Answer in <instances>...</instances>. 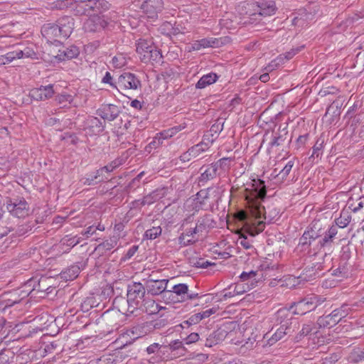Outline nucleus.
I'll return each mask as SVG.
<instances>
[{
    "mask_svg": "<svg viewBox=\"0 0 364 364\" xmlns=\"http://www.w3.org/2000/svg\"><path fill=\"white\" fill-rule=\"evenodd\" d=\"M22 58H23V53L21 50L9 52L0 57V65H5L12 62L15 59H21Z\"/></svg>",
    "mask_w": 364,
    "mask_h": 364,
    "instance_id": "nucleus-30",
    "label": "nucleus"
},
{
    "mask_svg": "<svg viewBox=\"0 0 364 364\" xmlns=\"http://www.w3.org/2000/svg\"><path fill=\"white\" fill-rule=\"evenodd\" d=\"M57 25L63 38H68L74 28V19L70 16H63L57 21Z\"/></svg>",
    "mask_w": 364,
    "mask_h": 364,
    "instance_id": "nucleus-22",
    "label": "nucleus"
},
{
    "mask_svg": "<svg viewBox=\"0 0 364 364\" xmlns=\"http://www.w3.org/2000/svg\"><path fill=\"white\" fill-rule=\"evenodd\" d=\"M200 322L199 317L198 316L197 314H195L190 316L187 320L183 321L181 323V326L184 328H187L192 325H196Z\"/></svg>",
    "mask_w": 364,
    "mask_h": 364,
    "instance_id": "nucleus-48",
    "label": "nucleus"
},
{
    "mask_svg": "<svg viewBox=\"0 0 364 364\" xmlns=\"http://www.w3.org/2000/svg\"><path fill=\"white\" fill-rule=\"evenodd\" d=\"M55 101L60 108L77 107L78 106L75 101V95L65 92L56 95Z\"/></svg>",
    "mask_w": 364,
    "mask_h": 364,
    "instance_id": "nucleus-21",
    "label": "nucleus"
},
{
    "mask_svg": "<svg viewBox=\"0 0 364 364\" xmlns=\"http://www.w3.org/2000/svg\"><path fill=\"white\" fill-rule=\"evenodd\" d=\"M312 326H313L312 323L304 324L301 330L300 331V334L301 336H307L309 333H311L314 329Z\"/></svg>",
    "mask_w": 364,
    "mask_h": 364,
    "instance_id": "nucleus-57",
    "label": "nucleus"
},
{
    "mask_svg": "<svg viewBox=\"0 0 364 364\" xmlns=\"http://www.w3.org/2000/svg\"><path fill=\"white\" fill-rule=\"evenodd\" d=\"M113 361L105 356H102L97 360V364H112Z\"/></svg>",
    "mask_w": 364,
    "mask_h": 364,
    "instance_id": "nucleus-63",
    "label": "nucleus"
},
{
    "mask_svg": "<svg viewBox=\"0 0 364 364\" xmlns=\"http://www.w3.org/2000/svg\"><path fill=\"white\" fill-rule=\"evenodd\" d=\"M218 79V76L213 73L203 75L196 85L197 89H203L207 86L213 84Z\"/></svg>",
    "mask_w": 364,
    "mask_h": 364,
    "instance_id": "nucleus-29",
    "label": "nucleus"
},
{
    "mask_svg": "<svg viewBox=\"0 0 364 364\" xmlns=\"http://www.w3.org/2000/svg\"><path fill=\"white\" fill-rule=\"evenodd\" d=\"M293 166L294 162L292 161H288L285 166L279 173L278 176H279L282 179L285 178L289 174Z\"/></svg>",
    "mask_w": 364,
    "mask_h": 364,
    "instance_id": "nucleus-50",
    "label": "nucleus"
},
{
    "mask_svg": "<svg viewBox=\"0 0 364 364\" xmlns=\"http://www.w3.org/2000/svg\"><path fill=\"white\" fill-rule=\"evenodd\" d=\"M166 347L161 346L158 343H154L149 346L146 349V352L149 356L147 358L148 361L152 364L160 363L162 360L167 358L166 355V353H167V350H166Z\"/></svg>",
    "mask_w": 364,
    "mask_h": 364,
    "instance_id": "nucleus-12",
    "label": "nucleus"
},
{
    "mask_svg": "<svg viewBox=\"0 0 364 364\" xmlns=\"http://www.w3.org/2000/svg\"><path fill=\"white\" fill-rule=\"evenodd\" d=\"M181 130V126H176V127H172L171 129H168L167 130H164V131L161 132L159 134L162 139H166L172 137L173 136L176 134V133H178Z\"/></svg>",
    "mask_w": 364,
    "mask_h": 364,
    "instance_id": "nucleus-45",
    "label": "nucleus"
},
{
    "mask_svg": "<svg viewBox=\"0 0 364 364\" xmlns=\"http://www.w3.org/2000/svg\"><path fill=\"white\" fill-rule=\"evenodd\" d=\"M50 278L41 277L38 279L37 278H32L28 280L22 287V297H26L30 294L34 295V292L50 293L51 292L50 284Z\"/></svg>",
    "mask_w": 364,
    "mask_h": 364,
    "instance_id": "nucleus-6",
    "label": "nucleus"
},
{
    "mask_svg": "<svg viewBox=\"0 0 364 364\" xmlns=\"http://www.w3.org/2000/svg\"><path fill=\"white\" fill-rule=\"evenodd\" d=\"M54 95L53 86L48 85L33 88L29 92V96L37 101H42L50 99Z\"/></svg>",
    "mask_w": 364,
    "mask_h": 364,
    "instance_id": "nucleus-16",
    "label": "nucleus"
},
{
    "mask_svg": "<svg viewBox=\"0 0 364 364\" xmlns=\"http://www.w3.org/2000/svg\"><path fill=\"white\" fill-rule=\"evenodd\" d=\"M250 289L248 283H237L230 285L228 289L225 290L223 294L224 299L231 298L235 296L241 295Z\"/></svg>",
    "mask_w": 364,
    "mask_h": 364,
    "instance_id": "nucleus-25",
    "label": "nucleus"
},
{
    "mask_svg": "<svg viewBox=\"0 0 364 364\" xmlns=\"http://www.w3.org/2000/svg\"><path fill=\"white\" fill-rule=\"evenodd\" d=\"M337 226L331 225L328 230L325 232V235L322 239H321L318 242V244L321 247H324L327 246H331L333 238L337 235Z\"/></svg>",
    "mask_w": 364,
    "mask_h": 364,
    "instance_id": "nucleus-28",
    "label": "nucleus"
},
{
    "mask_svg": "<svg viewBox=\"0 0 364 364\" xmlns=\"http://www.w3.org/2000/svg\"><path fill=\"white\" fill-rule=\"evenodd\" d=\"M218 175V169L213 164L207 166L205 169L201 172L200 181L206 182L216 177Z\"/></svg>",
    "mask_w": 364,
    "mask_h": 364,
    "instance_id": "nucleus-31",
    "label": "nucleus"
},
{
    "mask_svg": "<svg viewBox=\"0 0 364 364\" xmlns=\"http://www.w3.org/2000/svg\"><path fill=\"white\" fill-rule=\"evenodd\" d=\"M201 146L202 145L196 144L189 149L190 153L192 154V157H197L200 154L203 152V149H202Z\"/></svg>",
    "mask_w": 364,
    "mask_h": 364,
    "instance_id": "nucleus-55",
    "label": "nucleus"
},
{
    "mask_svg": "<svg viewBox=\"0 0 364 364\" xmlns=\"http://www.w3.org/2000/svg\"><path fill=\"white\" fill-rule=\"evenodd\" d=\"M215 222L210 215L199 218L196 223V231L202 233L208 229L214 228Z\"/></svg>",
    "mask_w": 364,
    "mask_h": 364,
    "instance_id": "nucleus-27",
    "label": "nucleus"
},
{
    "mask_svg": "<svg viewBox=\"0 0 364 364\" xmlns=\"http://www.w3.org/2000/svg\"><path fill=\"white\" fill-rule=\"evenodd\" d=\"M267 194L264 182L260 179H253L247 183L245 188L244 197L246 210H240L237 213L239 220L245 223L249 228V232L255 236L262 232L266 223H271L279 215V212L276 209L266 211L262 205V201Z\"/></svg>",
    "mask_w": 364,
    "mask_h": 364,
    "instance_id": "nucleus-1",
    "label": "nucleus"
},
{
    "mask_svg": "<svg viewBox=\"0 0 364 364\" xmlns=\"http://www.w3.org/2000/svg\"><path fill=\"white\" fill-rule=\"evenodd\" d=\"M351 216L348 212H342L339 218L335 220V225L337 229L346 228L350 222Z\"/></svg>",
    "mask_w": 364,
    "mask_h": 364,
    "instance_id": "nucleus-37",
    "label": "nucleus"
},
{
    "mask_svg": "<svg viewBox=\"0 0 364 364\" xmlns=\"http://www.w3.org/2000/svg\"><path fill=\"white\" fill-rule=\"evenodd\" d=\"M287 330V323H284L281 325L274 333L271 334L270 331L264 333L263 340L267 342V345L272 346L281 340L287 333L286 331Z\"/></svg>",
    "mask_w": 364,
    "mask_h": 364,
    "instance_id": "nucleus-24",
    "label": "nucleus"
},
{
    "mask_svg": "<svg viewBox=\"0 0 364 364\" xmlns=\"http://www.w3.org/2000/svg\"><path fill=\"white\" fill-rule=\"evenodd\" d=\"M191 157L192 154L190 153V150L188 149V151L183 153L180 158L183 161H189L191 159Z\"/></svg>",
    "mask_w": 364,
    "mask_h": 364,
    "instance_id": "nucleus-64",
    "label": "nucleus"
},
{
    "mask_svg": "<svg viewBox=\"0 0 364 364\" xmlns=\"http://www.w3.org/2000/svg\"><path fill=\"white\" fill-rule=\"evenodd\" d=\"M137 250H138V246H136V245H133L132 247H131L128 250V251L125 255V258L130 259L136 252Z\"/></svg>",
    "mask_w": 364,
    "mask_h": 364,
    "instance_id": "nucleus-58",
    "label": "nucleus"
},
{
    "mask_svg": "<svg viewBox=\"0 0 364 364\" xmlns=\"http://www.w3.org/2000/svg\"><path fill=\"white\" fill-rule=\"evenodd\" d=\"M80 242V238L77 236L68 237V236L63 237L60 241L61 246H65L67 248L64 250V252H68L71 247L77 245Z\"/></svg>",
    "mask_w": 364,
    "mask_h": 364,
    "instance_id": "nucleus-40",
    "label": "nucleus"
},
{
    "mask_svg": "<svg viewBox=\"0 0 364 364\" xmlns=\"http://www.w3.org/2000/svg\"><path fill=\"white\" fill-rule=\"evenodd\" d=\"M230 161L231 159L230 158H222L213 164L215 165L218 170L220 168L225 171L230 168Z\"/></svg>",
    "mask_w": 364,
    "mask_h": 364,
    "instance_id": "nucleus-49",
    "label": "nucleus"
},
{
    "mask_svg": "<svg viewBox=\"0 0 364 364\" xmlns=\"http://www.w3.org/2000/svg\"><path fill=\"white\" fill-rule=\"evenodd\" d=\"M199 335L197 333H191L185 339L186 344H191L198 341Z\"/></svg>",
    "mask_w": 364,
    "mask_h": 364,
    "instance_id": "nucleus-56",
    "label": "nucleus"
},
{
    "mask_svg": "<svg viewBox=\"0 0 364 364\" xmlns=\"http://www.w3.org/2000/svg\"><path fill=\"white\" fill-rule=\"evenodd\" d=\"M120 164L121 163L119 160L112 161L108 165L103 166L97 170L93 174L90 175L88 178H85L84 183L91 185L95 180L99 179V181H103L105 179L103 177L104 172L110 173L119 166ZM105 179H107V178H105Z\"/></svg>",
    "mask_w": 364,
    "mask_h": 364,
    "instance_id": "nucleus-14",
    "label": "nucleus"
},
{
    "mask_svg": "<svg viewBox=\"0 0 364 364\" xmlns=\"http://www.w3.org/2000/svg\"><path fill=\"white\" fill-rule=\"evenodd\" d=\"M97 302L93 296H87L81 304V309L87 312L90 309L97 306Z\"/></svg>",
    "mask_w": 364,
    "mask_h": 364,
    "instance_id": "nucleus-42",
    "label": "nucleus"
},
{
    "mask_svg": "<svg viewBox=\"0 0 364 364\" xmlns=\"http://www.w3.org/2000/svg\"><path fill=\"white\" fill-rule=\"evenodd\" d=\"M119 108L114 105H102L97 111V114L105 120L113 121L119 115Z\"/></svg>",
    "mask_w": 364,
    "mask_h": 364,
    "instance_id": "nucleus-17",
    "label": "nucleus"
},
{
    "mask_svg": "<svg viewBox=\"0 0 364 364\" xmlns=\"http://www.w3.org/2000/svg\"><path fill=\"white\" fill-rule=\"evenodd\" d=\"M164 347L167 348L166 349V350H167V352L168 350H170L171 352H174V351L178 350L180 355H183L186 352V349L183 347V342L180 341L179 340L173 341L171 342L168 346H164Z\"/></svg>",
    "mask_w": 364,
    "mask_h": 364,
    "instance_id": "nucleus-39",
    "label": "nucleus"
},
{
    "mask_svg": "<svg viewBox=\"0 0 364 364\" xmlns=\"http://www.w3.org/2000/svg\"><path fill=\"white\" fill-rule=\"evenodd\" d=\"M188 286L186 284H175L171 289L164 292V298L169 299L173 302L184 301L187 298Z\"/></svg>",
    "mask_w": 364,
    "mask_h": 364,
    "instance_id": "nucleus-13",
    "label": "nucleus"
},
{
    "mask_svg": "<svg viewBox=\"0 0 364 364\" xmlns=\"http://www.w3.org/2000/svg\"><path fill=\"white\" fill-rule=\"evenodd\" d=\"M41 34L48 42L55 41L58 38L62 37L57 23H46L41 28Z\"/></svg>",
    "mask_w": 364,
    "mask_h": 364,
    "instance_id": "nucleus-19",
    "label": "nucleus"
},
{
    "mask_svg": "<svg viewBox=\"0 0 364 364\" xmlns=\"http://www.w3.org/2000/svg\"><path fill=\"white\" fill-rule=\"evenodd\" d=\"M257 274V272L256 271H253V270H251L250 272H243L240 277L241 279V281L243 282H246V281H248L250 282V284H249L250 286H253L255 282H256V276Z\"/></svg>",
    "mask_w": 364,
    "mask_h": 364,
    "instance_id": "nucleus-41",
    "label": "nucleus"
},
{
    "mask_svg": "<svg viewBox=\"0 0 364 364\" xmlns=\"http://www.w3.org/2000/svg\"><path fill=\"white\" fill-rule=\"evenodd\" d=\"M167 189L165 188H157L145 196L141 201V205H151L166 196Z\"/></svg>",
    "mask_w": 364,
    "mask_h": 364,
    "instance_id": "nucleus-26",
    "label": "nucleus"
},
{
    "mask_svg": "<svg viewBox=\"0 0 364 364\" xmlns=\"http://www.w3.org/2000/svg\"><path fill=\"white\" fill-rule=\"evenodd\" d=\"M323 144H324L323 139H318L316 141V144L313 146V153H312L310 159L314 158V156L318 157L321 154V150L323 149Z\"/></svg>",
    "mask_w": 364,
    "mask_h": 364,
    "instance_id": "nucleus-47",
    "label": "nucleus"
},
{
    "mask_svg": "<svg viewBox=\"0 0 364 364\" xmlns=\"http://www.w3.org/2000/svg\"><path fill=\"white\" fill-rule=\"evenodd\" d=\"M309 234L308 232H304L303 235L299 240V244L304 246V245H310L311 244V242L313 241L311 238L309 237Z\"/></svg>",
    "mask_w": 364,
    "mask_h": 364,
    "instance_id": "nucleus-54",
    "label": "nucleus"
},
{
    "mask_svg": "<svg viewBox=\"0 0 364 364\" xmlns=\"http://www.w3.org/2000/svg\"><path fill=\"white\" fill-rule=\"evenodd\" d=\"M168 280V279H149L146 284V289L149 293L153 295H158L163 294L164 297V292L167 287Z\"/></svg>",
    "mask_w": 364,
    "mask_h": 364,
    "instance_id": "nucleus-20",
    "label": "nucleus"
},
{
    "mask_svg": "<svg viewBox=\"0 0 364 364\" xmlns=\"http://www.w3.org/2000/svg\"><path fill=\"white\" fill-rule=\"evenodd\" d=\"M289 311L286 309H279L276 314H274V319L276 322L280 323L281 325L284 323H287L289 325Z\"/></svg>",
    "mask_w": 364,
    "mask_h": 364,
    "instance_id": "nucleus-38",
    "label": "nucleus"
},
{
    "mask_svg": "<svg viewBox=\"0 0 364 364\" xmlns=\"http://www.w3.org/2000/svg\"><path fill=\"white\" fill-rule=\"evenodd\" d=\"M161 234V228L160 226L153 227L145 232V237L147 239L154 240Z\"/></svg>",
    "mask_w": 364,
    "mask_h": 364,
    "instance_id": "nucleus-46",
    "label": "nucleus"
},
{
    "mask_svg": "<svg viewBox=\"0 0 364 364\" xmlns=\"http://www.w3.org/2000/svg\"><path fill=\"white\" fill-rule=\"evenodd\" d=\"M354 305L343 304L340 308L333 310L331 314L320 316L317 324L321 328H331L336 325L342 318L346 317L353 310Z\"/></svg>",
    "mask_w": 364,
    "mask_h": 364,
    "instance_id": "nucleus-4",
    "label": "nucleus"
},
{
    "mask_svg": "<svg viewBox=\"0 0 364 364\" xmlns=\"http://www.w3.org/2000/svg\"><path fill=\"white\" fill-rule=\"evenodd\" d=\"M163 6L162 0H149L141 5V9L147 18H154L158 16V14L162 10Z\"/></svg>",
    "mask_w": 364,
    "mask_h": 364,
    "instance_id": "nucleus-15",
    "label": "nucleus"
},
{
    "mask_svg": "<svg viewBox=\"0 0 364 364\" xmlns=\"http://www.w3.org/2000/svg\"><path fill=\"white\" fill-rule=\"evenodd\" d=\"M104 4V1L101 0L82 1L77 4L76 11L78 14H84L88 16L94 13L101 14L100 9Z\"/></svg>",
    "mask_w": 364,
    "mask_h": 364,
    "instance_id": "nucleus-11",
    "label": "nucleus"
},
{
    "mask_svg": "<svg viewBox=\"0 0 364 364\" xmlns=\"http://www.w3.org/2000/svg\"><path fill=\"white\" fill-rule=\"evenodd\" d=\"M80 269L77 265H73L62 272V277L66 280H73L77 277Z\"/></svg>",
    "mask_w": 364,
    "mask_h": 364,
    "instance_id": "nucleus-33",
    "label": "nucleus"
},
{
    "mask_svg": "<svg viewBox=\"0 0 364 364\" xmlns=\"http://www.w3.org/2000/svg\"><path fill=\"white\" fill-rule=\"evenodd\" d=\"M193 220V215H191L183 221L182 227L184 228V231L180 235L178 241L179 243L183 246L193 245L198 240L196 235L200 234V232L196 231V227H186L188 224L191 223Z\"/></svg>",
    "mask_w": 364,
    "mask_h": 364,
    "instance_id": "nucleus-8",
    "label": "nucleus"
},
{
    "mask_svg": "<svg viewBox=\"0 0 364 364\" xmlns=\"http://www.w3.org/2000/svg\"><path fill=\"white\" fill-rule=\"evenodd\" d=\"M58 5L60 9H63L65 6L68 7L73 5V0H58Z\"/></svg>",
    "mask_w": 364,
    "mask_h": 364,
    "instance_id": "nucleus-61",
    "label": "nucleus"
},
{
    "mask_svg": "<svg viewBox=\"0 0 364 364\" xmlns=\"http://www.w3.org/2000/svg\"><path fill=\"white\" fill-rule=\"evenodd\" d=\"M146 289L142 284L134 282L127 288V303L128 311L134 313V310L142 309L146 304L145 299Z\"/></svg>",
    "mask_w": 364,
    "mask_h": 364,
    "instance_id": "nucleus-3",
    "label": "nucleus"
},
{
    "mask_svg": "<svg viewBox=\"0 0 364 364\" xmlns=\"http://www.w3.org/2000/svg\"><path fill=\"white\" fill-rule=\"evenodd\" d=\"M102 82L103 83L109 84L113 88H115L117 90L118 89V85L117 84V82H113L112 76L111 75V74L109 72H107L105 73V76L103 77V78L102 80Z\"/></svg>",
    "mask_w": 364,
    "mask_h": 364,
    "instance_id": "nucleus-53",
    "label": "nucleus"
},
{
    "mask_svg": "<svg viewBox=\"0 0 364 364\" xmlns=\"http://www.w3.org/2000/svg\"><path fill=\"white\" fill-rule=\"evenodd\" d=\"M222 130L220 124H214L211 126L210 129L204 134V139H207L208 142L213 143L218 136L219 132Z\"/></svg>",
    "mask_w": 364,
    "mask_h": 364,
    "instance_id": "nucleus-35",
    "label": "nucleus"
},
{
    "mask_svg": "<svg viewBox=\"0 0 364 364\" xmlns=\"http://www.w3.org/2000/svg\"><path fill=\"white\" fill-rule=\"evenodd\" d=\"M107 21L104 15L100 14H90L85 21L83 28L87 32H96L104 29L107 26Z\"/></svg>",
    "mask_w": 364,
    "mask_h": 364,
    "instance_id": "nucleus-10",
    "label": "nucleus"
},
{
    "mask_svg": "<svg viewBox=\"0 0 364 364\" xmlns=\"http://www.w3.org/2000/svg\"><path fill=\"white\" fill-rule=\"evenodd\" d=\"M218 310V307H213L211 309H207L203 312L197 313L198 316L199 317L200 321L203 319L208 318L212 314H214Z\"/></svg>",
    "mask_w": 364,
    "mask_h": 364,
    "instance_id": "nucleus-51",
    "label": "nucleus"
},
{
    "mask_svg": "<svg viewBox=\"0 0 364 364\" xmlns=\"http://www.w3.org/2000/svg\"><path fill=\"white\" fill-rule=\"evenodd\" d=\"M283 60V58L282 56H279V58H277L274 61H272L267 67V70L268 71H271L272 70H274V67L277 65V64L279 63L280 62H282Z\"/></svg>",
    "mask_w": 364,
    "mask_h": 364,
    "instance_id": "nucleus-60",
    "label": "nucleus"
},
{
    "mask_svg": "<svg viewBox=\"0 0 364 364\" xmlns=\"http://www.w3.org/2000/svg\"><path fill=\"white\" fill-rule=\"evenodd\" d=\"M309 234V237L314 241L316 239L320 237L322 235L321 225L319 221H314L311 224L310 228L305 231Z\"/></svg>",
    "mask_w": 364,
    "mask_h": 364,
    "instance_id": "nucleus-32",
    "label": "nucleus"
},
{
    "mask_svg": "<svg viewBox=\"0 0 364 364\" xmlns=\"http://www.w3.org/2000/svg\"><path fill=\"white\" fill-rule=\"evenodd\" d=\"M256 6L258 14L264 16L274 15L277 10L275 1L273 0H262L256 3Z\"/></svg>",
    "mask_w": 364,
    "mask_h": 364,
    "instance_id": "nucleus-23",
    "label": "nucleus"
},
{
    "mask_svg": "<svg viewBox=\"0 0 364 364\" xmlns=\"http://www.w3.org/2000/svg\"><path fill=\"white\" fill-rule=\"evenodd\" d=\"M220 41L215 38H206L194 41L188 47V51L199 50L202 48H217Z\"/></svg>",
    "mask_w": 364,
    "mask_h": 364,
    "instance_id": "nucleus-18",
    "label": "nucleus"
},
{
    "mask_svg": "<svg viewBox=\"0 0 364 364\" xmlns=\"http://www.w3.org/2000/svg\"><path fill=\"white\" fill-rule=\"evenodd\" d=\"M326 301V298L321 296L312 295L295 302L291 306L292 313L294 314L304 315L316 309Z\"/></svg>",
    "mask_w": 364,
    "mask_h": 364,
    "instance_id": "nucleus-5",
    "label": "nucleus"
},
{
    "mask_svg": "<svg viewBox=\"0 0 364 364\" xmlns=\"http://www.w3.org/2000/svg\"><path fill=\"white\" fill-rule=\"evenodd\" d=\"M136 51L141 60L146 63L159 62L162 58L160 50L157 49L151 39H139L136 43Z\"/></svg>",
    "mask_w": 364,
    "mask_h": 364,
    "instance_id": "nucleus-2",
    "label": "nucleus"
},
{
    "mask_svg": "<svg viewBox=\"0 0 364 364\" xmlns=\"http://www.w3.org/2000/svg\"><path fill=\"white\" fill-rule=\"evenodd\" d=\"M62 53H63V60L64 59H72L75 58L79 54V50L76 46H70V48H67L63 50H60Z\"/></svg>",
    "mask_w": 364,
    "mask_h": 364,
    "instance_id": "nucleus-43",
    "label": "nucleus"
},
{
    "mask_svg": "<svg viewBox=\"0 0 364 364\" xmlns=\"http://www.w3.org/2000/svg\"><path fill=\"white\" fill-rule=\"evenodd\" d=\"M96 229L93 226H90L83 232V235H85L86 237H89L90 235H93Z\"/></svg>",
    "mask_w": 364,
    "mask_h": 364,
    "instance_id": "nucleus-62",
    "label": "nucleus"
},
{
    "mask_svg": "<svg viewBox=\"0 0 364 364\" xmlns=\"http://www.w3.org/2000/svg\"><path fill=\"white\" fill-rule=\"evenodd\" d=\"M6 208L11 215L18 218H24L30 213V206L28 202L21 197L7 198Z\"/></svg>",
    "mask_w": 364,
    "mask_h": 364,
    "instance_id": "nucleus-7",
    "label": "nucleus"
},
{
    "mask_svg": "<svg viewBox=\"0 0 364 364\" xmlns=\"http://www.w3.org/2000/svg\"><path fill=\"white\" fill-rule=\"evenodd\" d=\"M349 359L353 363L364 360V351L358 348L353 349L349 355Z\"/></svg>",
    "mask_w": 364,
    "mask_h": 364,
    "instance_id": "nucleus-44",
    "label": "nucleus"
},
{
    "mask_svg": "<svg viewBox=\"0 0 364 364\" xmlns=\"http://www.w3.org/2000/svg\"><path fill=\"white\" fill-rule=\"evenodd\" d=\"M118 85L117 90L124 92L129 90H136L141 88V83L139 77L132 73H124L121 74L117 80Z\"/></svg>",
    "mask_w": 364,
    "mask_h": 364,
    "instance_id": "nucleus-9",
    "label": "nucleus"
},
{
    "mask_svg": "<svg viewBox=\"0 0 364 364\" xmlns=\"http://www.w3.org/2000/svg\"><path fill=\"white\" fill-rule=\"evenodd\" d=\"M117 241L118 237L112 236L98 245L96 250L105 251L110 250L117 245Z\"/></svg>",
    "mask_w": 364,
    "mask_h": 364,
    "instance_id": "nucleus-34",
    "label": "nucleus"
},
{
    "mask_svg": "<svg viewBox=\"0 0 364 364\" xmlns=\"http://www.w3.org/2000/svg\"><path fill=\"white\" fill-rule=\"evenodd\" d=\"M23 294L22 289L15 290L11 294V298L4 301L5 307H10L15 304L19 303L20 301L24 298L22 297Z\"/></svg>",
    "mask_w": 364,
    "mask_h": 364,
    "instance_id": "nucleus-36",
    "label": "nucleus"
},
{
    "mask_svg": "<svg viewBox=\"0 0 364 364\" xmlns=\"http://www.w3.org/2000/svg\"><path fill=\"white\" fill-rule=\"evenodd\" d=\"M282 141H283V139L281 136H274L270 142V146H279Z\"/></svg>",
    "mask_w": 364,
    "mask_h": 364,
    "instance_id": "nucleus-59",
    "label": "nucleus"
},
{
    "mask_svg": "<svg viewBox=\"0 0 364 364\" xmlns=\"http://www.w3.org/2000/svg\"><path fill=\"white\" fill-rule=\"evenodd\" d=\"M90 126L95 127L97 132H101L104 129L102 122L97 117H92L90 119Z\"/></svg>",
    "mask_w": 364,
    "mask_h": 364,
    "instance_id": "nucleus-52",
    "label": "nucleus"
}]
</instances>
